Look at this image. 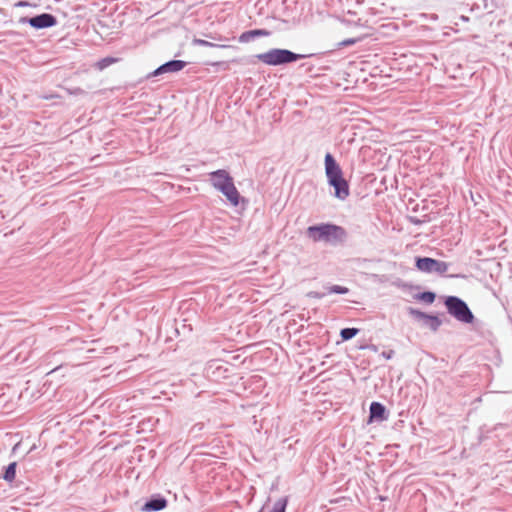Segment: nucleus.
Masks as SVG:
<instances>
[{
  "instance_id": "nucleus-8",
  "label": "nucleus",
  "mask_w": 512,
  "mask_h": 512,
  "mask_svg": "<svg viewBox=\"0 0 512 512\" xmlns=\"http://www.w3.org/2000/svg\"><path fill=\"white\" fill-rule=\"evenodd\" d=\"M186 63L181 60H172L169 61L163 65H161L159 68H157L152 75L158 76L160 74L164 73H170V72H178L182 70L185 67Z\"/></svg>"
},
{
  "instance_id": "nucleus-1",
  "label": "nucleus",
  "mask_w": 512,
  "mask_h": 512,
  "mask_svg": "<svg viewBox=\"0 0 512 512\" xmlns=\"http://www.w3.org/2000/svg\"><path fill=\"white\" fill-rule=\"evenodd\" d=\"M306 233L314 242L336 244L346 238V232L342 227L328 223L309 226Z\"/></svg>"
},
{
  "instance_id": "nucleus-5",
  "label": "nucleus",
  "mask_w": 512,
  "mask_h": 512,
  "mask_svg": "<svg viewBox=\"0 0 512 512\" xmlns=\"http://www.w3.org/2000/svg\"><path fill=\"white\" fill-rule=\"evenodd\" d=\"M448 312L458 321L472 323L474 316L467 304L458 297L449 296L445 301Z\"/></svg>"
},
{
  "instance_id": "nucleus-22",
  "label": "nucleus",
  "mask_w": 512,
  "mask_h": 512,
  "mask_svg": "<svg viewBox=\"0 0 512 512\" xmlns=\"http://www.w3.org/2000/svg\"><path fill=\"white\" fill-rule=\"evenodd\" d=\"M392 354H393V351H390L389 353H383V356L386 357L387 359H390L392 357Z\"/></svg>"
},
{
  "instance_id": "nucleus-6",
  "label": "nucleus",
  "mask_w": 512,
  "mask_h": 512,
  "mask_svg": "<svg viewBox=\"0 0 512 512\" xmlns=\"http://www.w3.org/2000/svg\"><path fill=\"white\" fill-rule=\"evenodd\" d=\"M416 267L426 273L435 272L438 274H444L448 271L449 264L444 261H439L433 258L424 257L417 258Z\"/></svg>"
},
{
  "instance_id": "nucleus-4",
  "label": "nucleus",
  "mask_w": 512,
  "mask_h": 512,
  "mask_svg": "<svg viewBox=\"0 0 512 512\" xmlns=\"http://www.w3.org/2000/svg\"><path fill=\"white\" fill-rule=\"evenodd\" d=\"M255 57L266 65L277 66L302 59L304 55L286 49L274 48L265 53L257 54Z\"/></svg>"
},
{
  "instance_id": "nucleus-20",
  "label": "nucleus",
  "mask_w": 512,
  "mask_h": 512,
  "mask_svg": "<svg viewBox=\"0 0 512 512\" xmlns=\"http://www.w3.org/2000/svg\"><path fill=\"white\" fill-rule=\"evenodd\" d=\"M357 42V39L355 38H350V39H346L344 41H342L341 43H339V46H349V45H353Z\"/></svg>"
},
{
  "instance_id": "nucleus-16",
  "label": "nucleus",
  "mask_w": 512,
  "mask_h": 512,
  "mask_svg": "<svg viewBox=\"0 0 512 512\" xmlns=\"http://www.w3.org/2000/svg\"><path fill=\"white\" fill-rule=\"evenodd\" d=\"M358 333V329L356 328H344L341 330V337L343 340H349L353 338Z\"/></svg>"
},
{
  "instance_id": "nucleus-2",
  "label": "nucleus",
  "mask_w": 512,
  "mask_h": 512,
  "mask_svg": "<svg viewBox=\"0 0 512 512\" xmlns=\"http://www.w3.org/2000/svg\"><path fill=\"white\" fill-rule=\"evenodd\" d=\"M325 172L328 182L335 189V196L345 199L349 195V188L342 176V170L330 153L325 155Z\"/></svg>"
},
{
  "instance_id": "nucleus-13",
  "label": "nucleus",
  "mask_w": 512,
  "mask_h": 512,
  "mask_svg": "<svg viewBox=\"0 0 512 512\" xmlns=\"http://www.w3.org/2000/svg\"><path fill=\"white\" fill-rule=\"evenodd\" d=\"M287 503H288V498L287 497H283V498L278 499L274 503V506H273V509H272L271 512H285L286 507H287Z\"/></svg>"
},
{
  "instance_id": "nucleus-12",
  "label": "nucleus",
  "mask_w": 512,
  "mask_h": 512,
  "mask_svg": "<svg viewBox=\"0 0 512 512\" xmlns=\"http://www.w3.org/2000/svg\"><path fill=\"white\" fill-rule=\"evenodd\" d=\"M15 475H16V462H13V463H10L8 465V467L6 468L3 478L8 482H12L15 479Z\"/></svg>"
},
{
  "instance_id": "nucleus-15",
  "label": "nucleus",
  "mask_w": 512,
  "mask_h": 512,
  "mask_svg": "<svg viewBox=\"0 0 512 512\" xmlns=\"http://www.w3.org/2000/svg\"><path fill=\"white\" fill-rule=\"evenodd\" d=\"M409 312H410V314H411V315H413V316H415V317H418V318H426V319H430V320H432V321L436 322V326H435V328H434V329H436V328H437V326L439 325V321H438V318H437V317H434V316H428V315L424 314L423 312L417 311V310H415V309H413V308H410V309H409Z\"/></svg>"
},
{
  "instance_id": "nucleus-11",
  "label": "nucleus",
  "mask_w": 512,
  "mask_h": 512,
  "mask_svg": "<svg viewBox=\"0 0 512 512\" xmlns=\"http://www.w3.org/2000/svg\"><path fill=\"white\" fill-rule=\"evenodd\" d=\"M270 32L264 29H255L250 30L242 33L239 37L240 42H249L250 40L254 39L255 37L260 36H269Z\"/></svg>"
},
{
  "instance_id": "nucleus-9",
  "label": "nucleus",
  "mask_w": 512,
  "mask_h": 512,
  "mask_svg": "<svg viewBox=\"0 0 512 512\" xmlns=\"http://www.w3.org/2000/svg\"><path fill=\"white\" fill-rule=\"evenodd\" d=\"M386 409L385 407L379 403V402H372L370 405V422L376 420V421H383L386 419L385 416Z\"/></svg>"
},
{
  "instance_id": "nucleus-10",
  "label": "nucleus",
  "mask_w": 512,
  "mask_h": 512,
  "mask_svg": "<svg viewBox=\"0 0 512 512\" xmlns=\"http://www.w3.org/2000/svg\"><path fill=\"white\" fill-rule=\"evenodd\" d=\"M167 505V501L164 498H155L151 499L144 504L142 507V511L151 512V511H159L165 508Z\"/></svg>"
},
{
  "instance_id": "nucleus-14",
  "label": "nucleus",
  "mask_w": 512,
  "mask_h": 512,
  "mask_svg": "<svg viewBox=\"0 0 512 512\" xmlns=\"http://www.w3.org/2000/svg\"><path fill=\"white\" fill-rule=\"evenodd\" d=\"M193 44L198 45V46H206V47H219V48H230L231 47L229 45H224V44H221V45L214 44L212 42H209V41H206L203 39H198V38L193 39Z\"/></svg>"
},
{
  "instance_id": "nucleus-21",
  "label": "nucleus",
  "mask_w": 512,
  "mask_h": 512,
  "mask_svg": "<svg viewBox=\"0 0 512 512\" xmlns=\"http://www.w3.org/2000/svg\"><path fill=\"white\" fill-rule=\"evenodd\" d=\"M308 296L309 297H313V298H321V297H323V295L319 294L318 292H314V291L309 292Z\"/></svg>"
},
{
  "instance_id": "nucleus-3",
  "label": "nucleus",
  "mask_w": 512,
  "mask_h": 512,
  "mask_svg": "<svg viewBox=\"0 0 512 512\" xmlns=\"http://www.w3.org/2000/svg\"><path fill=\"white\" fill-rule=\"evenodd\" d=\"M210 176L213 187L221 191L231 205L237 206L240 202V194L228 172L225 170H217L211 172Z\"/></svg>"
},
{
  "instance_id": "nucleus-19",
  "label": "nucleus",
  "mask_w": 512,
  "mask_h": 512,
  "mask_svg": "<svg viewBox=\"0 0 512 512\" xmlns=\"http://www.w3.org/2000/svg\"><path fill=\"white\" fill-rule=\"evenodd\" d=\"M330 293H337V294H346L348 293V288L343 286L334 285L330 288Z\"/></svg>"
},
{
  "instance_id": "nucleus-18",
  "label": "nucleus",
  "mask_w": 512,
  "mask_h": 512,
  "mask_svg": "<svg viewBox=\"0 0 512 512\" xmlns=\"http://www.w3.org/2000/svg\"><path fill=\"white\" fill-rule=\"evenodd\" d=\"M419 299L426 303H432L435 300V294L432 292H423L419 295Z\"/></svg>"
},
{
  "instance_id": "nucleus-7",
  "label": "nucleus",
  "mask_w": 512,
  "mask_h": 512,
  "mask_svg": "<svg viewBox=\"0 0 512 512\" xmlns=\"http://www.w3.org/2000/svg\"><path fill=\"white\" fill-rule=\"evenodd\" d=\"M20 22L29 23L32 27L36 29H42L54 26L56 24V19L51 14L43 13L32 18L22 17L20 19Z\"/></svg>"
},
{
  "instance_id": "nucleus-17",
  "label": "nucleus",
  "mask_w": 512,
  "mask_h": 512,
  "mask_svg": "<svg viewBox=\"0 0 512 512\" xmlns=\"http://www.w3.org/2000/svg\"><path fill=\"white\" fill-rule=\"evenodd\" d=\"M114 62H116V59L114 58H111V57H107V58H104L100 61H98L96 63V67L99 69V70H103L104 68L108 67L109 65L113 64Z\"/></svg>"
}]
</instances>
